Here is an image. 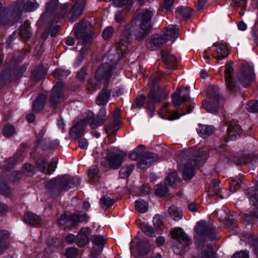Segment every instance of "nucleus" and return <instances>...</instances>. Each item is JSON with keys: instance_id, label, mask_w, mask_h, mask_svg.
Returning <instances> with one entry per match:
<instances>
[{"instance_id": "nucleus-1", "label": "nucleus", "mask_w": 258, "mask_h": 258, "mask_svg": "<svg viewBox=\"0 0 258 258\" xmlns=\"http://www.w3.org/2000/svg\"><path fill=\"white\" fill-rule=\"evenodd\" d=\"M153 16L151 11L144 9L138 15L137 20L134 21L132 25H127L123 31L119 43L116 46L117 56L116 60H119L128 50V45L131 42L133 32L137 40H143L150 31L151 21Z\"/></svg>"}, {"instance_id": "nucleus-2", "label": "nucleus", "mask_w": 258, "mask_h": 258, "mask_svg": "<svg viewBox=\"0 0 258 258\" xmlns=\"http://www.w3.org/2000/svg\"><path fill=\"white\" fill-rule=\"evenodd\" d=\"M233 64V62L227 64L224 72L227 89L231 91H235L239 89L238 83L244 87L249 86L254 76L253 67L249 64H244L240 72L234 78Z\"/></svg>"}, {"instance_id": "nucleus-3", "label": "nucleus", "mask_w": 258, "mask_h": 258, "mask_svg": "<svg viewBox=\"0 0 258 258\" xmlns=\"http://www.w3.org/2000/svg\"><path fill=\"white\" fill-rule=\"evenodd\" d=\"M80 182L79 178L68 175L52 179L49 181V195L57 196L63 190L74 187Z\"/></svg>"}, {"instance_id": "nucleus-4", "label": "nucleus", "mask_w": 258, "mask_h": 258, "mask_svg": "<svg viewBox=\"0 0 258 258\" xmlns=\"http://www.w3.org/2000/svg\"><path fill=\"white\" fill-rule=\"evenodd\" d=\"M75 34L76 37L79 39L77 48H80V54L78 56V61L81 63L83 59L84 55L88 52V48L90 44L91 36L86 30L87 22H80L75 25Z\"/></svg>"}, {"instance_id": "nucleus-5", "label": "nucleus", "mask_w": 258, "mask_h": 258, "mask_svg": "<svg viewBox=\"0 0 258 258\" xmlns=\"http://www.w3.org/2000/svg\"><path fill=\"white\" fill-rule=\"evenodd\" d=\"M207 153L204 149H199L190 158V161L184 164L182 169V176L184 180H188L195 175V167L202 164L206 159Z\"/></svg>"}, {"instance_id": "nucleus-6", "label": "nucleus", "mask_w": 258, "mask_h": 258, "mask_svg": "<svg viewBox=\"0 0 258 258\" xmlns=\"http://www.w3.org/2000/svg\"><path fill=\"white\" fill-rule=\"evenodd\" d=\"M113 70V66L108 63H104L98 69L95 78L96 82V88H99L101 84H103L104 87L107 86L112 76Z\"/></svg>"}, {"instance_id": "nucleus-7", "label": "nucleus", "mask_w": 258, "mask_h": 258, "mask_svg": "<svg viewBox=\"0 0 258 258\" xmlns=\"http://www.w3.org/2000/svg\"><path fill=\"white\" fill-rule=\"evenodd\" d=\"M58 0H50L49 2V19L53 17L54 21L56 22L63 17L68 12L69 6L67 3L62 4L58 8Z\"/></svg>"}, {"instance_id": "nucleus-8", "label": "nucleus", "mask_w": 258, "mask_h": 258, "mask_svg": "<svg viewBox=\"0 0 258 258\" xmlns=\"http://www.w3.org/2000/svg\"><path fill=\"white\" fill-rule=\"evenodd\" d=\"M88 217L86 214H82L81 213H76L72 214L70 212H66L61 215L58 220L60 224L63 225L69 221H72V224L74 226H77L79 224L83 222H87Z\"/></svg>"}, {"instance_id": "nucleus-9", "label": "nucleus", "mask_w": 258, "mask_h": 258, "mask_svg": "<svg viewBox=\"0 0 258 258\" xmlns=\"http://www.w3.org/2000/svg\"><path fill=\"white\" fill-rule=\"evenodd\" d=\"M124 157L125 155L123 153L116 154L108 150L106 156L107 162L102 161V164L106 167L117 169L121 166Z\"/></svg>"}, {"instance_id": "nucleus-10", "label": "nucleus", "mask_w": 258, "mask_h": 258, "mask_svg": "<svg viewBox=\"0 0 258 258\" xmlns=\"http://www.w3.org/2000/svg\"><path fill=\"white\" fill-rule=\"evenodd\" d=\"M190 88L188 86L183 87L181 89H177L172 95V103L175 107L179 106L181 104L190 99Z\"/></svg>"}, {"instance_id": "nucleus-11", "label": "nucleus", "mask_w": 258, "mask_h": 258, "mask_svg": "<svg viewBox=\"0 0 258 258\" xmlns=\"http://www.w3.org/2000/svg\"><path fill=\"white\" fill-rule=\"evenodd\" d=\"M171 235L172 237L179 242L178 247L179 249H182L190 243L189 238L181 228H175L173 230Z\"/></svg>"}, {"instance_id": "nucleus-12", "label": "nucleus", "mask_w": 258, "mask_h": 258, "mask_svg": "<svg viewBox=\"0 0 258 258\" xmlns=\"http://www.w3.org/2000/svg\"><path fill=\"white\" fill-rule=\"evenodd\" d=\"M166 42L162 35L156 34L151 36L146 40V45L150 50H155L161 48Z\"/></svg>"}, {"instance_id": "nucleus-13", "label": "nucleus", "mask_w": 258, "mask_h": 258, "mask_svg": "<svg viewBox=\"0 0 258 258\" xmlns=\"http://www.w3.org/2000/svg\"><path fill=\"white\" fill-rule=\"evenodd\" d=\"M106 110L104 107L100 109L98 115L94 117L93 114H89L87 116V121L90 122V125L92 128H95L101 126L104 122V117L106 116Z\"/></svg>"}, {"instance_id": "nucleus-14", "label": "nucleus", "mask_w": 258, "mask_h": 258, "mask_svg": "<svg viewBox=\"0 0 258 258\" xmlns=\"http://www.w3.org/2000/svg\"><path fill=\"white\" fill-rule=\"evenodd\" d=\"M170 105L169 102H167L163 105L161 109V112L165 115L167 116V119L170 120H173L179 118L181 116H182L185 114L190 113L195 106L194 103H191L188 105L187 110L186 112H183L179 114V112H171L167 109L168 107Z\"/></svg>"}, {"instance_id": "nucleus-15", "label": "nucleus", "mask_w": 258, "mask_h": 258, "mask_svg": "<svg viewBox=\"0 0 258 258\" xmlns=\"http://www.w3.org/2000/svg\"><path fill=\"white\" fill-rule=\"evenodd\" d=\"M213 46L215 48L217 55L213 56L217 59V62L225 59L230 53L228 45L226 43H215Z\"/></svg>"}, {"instance_id": "nucleus-16", "label": "nucleus", "mask_w": 258, "mask_h": 258, "mask_svg": "<svg viewBox=\"0 0 258 258\" xmlns=\"http://www.w3.org/2000/svg\"><path fill=\"white\" fill-rule=\"evenodd\" d=\"M159 159V156L153 152H147L143 154L140 158L138 165L141 168H147L150 166L152 162Z\"/></svg>"}, {"instance_id": "nucleus-17", "label": "nucleus", "mask_w": 258, "mask_h": 258, "mask_svg": "<svg viewBox=\"0 0 258 258\" xmlns=\"http://www.w3.org/2000/svg\"><path fill=\"white\" fill-rule=\"evenodd\" d=\"M85 3V0H78L76 2L70 10V13L71 14L70 18V21L75 22L77 20L84 10Z\"/></svg>"}, {"instance_id": "nucleus-18", "label": "nucleus", "mask_w": 258, "mask_h": 258, "mask_svg": "<svg viewBox=\"0 0 258 258\" xmlns=\"http://www.w3.org/2000/svg\"><path fill=\"white\" fill-rule=\"evenodd\" d=\"M161 54L162 60L166 64V68L171 70L175 69L177 65L176 56L170 52L166 51H162Z\"/></svg>"}, {"instance_id": "nucleus-19", "label": "nucleus", "mask_w": 258, "mask_h": 258, "mask_svg": "<svg viewBox=\"0 0 258 258\" xmlns=\"http://www.w3.org/2000/svg\"><path fill=\"white\" fill-rule=\"evenodd\" d=\"M91 232L88 227L82 228L77 235L76 243L79 246H84L89 242Z\"/></svg>"}, {"instance_id": "nucleus-20", "label": "nucleus", "mask_w": 258, "mask_h": 258, "mask_svg": "<svg viewBox=\"0 0 258 258\" xmlns=\"http://www.w3.org/2000/svg\"><path fill=\"white\" fill-rule=\"evenodd\" d=\"M162 35L165 39L166 42L169 40L174 41L179 35V28L175 25H169Z\"/></svg>"}, {"instance_id": "nucleus-21", "label": "nucleus", "mask_w": 258, "mask_h": 258, "mask_svg": "<svg viewBox=\"0 0 258 258\" xmlns=\"http://www.w3.org/2000/svg\"><path fill=\"white\" fill-rule=\"evenodd\" d=\"M92 241L93 244L92 254H100L105 244V240L103 237L100 235H95L93 236Z\"/></svg>"}, {"instance_id": "nucleus-22", "label": "nucleus", "mask_w": 258, "mask_h": 258, "mask_svg": "<svg viewBox=\"0 0 258 258\" xmlns=\"http://www.w3.org/2000/svg\"><path fill=\"white\" fill-rule=\"evenodd\" d=\"M229 138L231 140H235L240 138L241 129L237 122L233 121L230 123L228 129Z\"/></svg>"}, {"instance_id": "nucleus-23", "label": "nucleus", "mask_w": 258, "mask_h": 258, "mask_svg": "<svg viewBox=\"0 0 258 258\" xmlns=\"http://www.w3.org/2000/svg\"><path fill=\"white\" fill-rule=\"evenodd\" d=\"M25 222L31 226L39 227L41 225L40 218L31 212H28L24 216Z\"/></svg>"}, {"instance_id": "nucleus-24", "label": "nucleus", "mask_w": 258, "mask_h": 258, "mask_svg": "<svg viewBox=\"0 0 258 258\" xmlns=\"http://www.w3.org/2000/svg\"><path fill=\"white\" fill-rule=\"evenodd\" d=\"M47 73V69L43 67H38L35 68L32 72L31 79L33 81L38 82L44 79Z\"/></svg>"}, {"instance_id": "nucleus-25", "label": "nucleus", "mask_w": 258, "mask_h": 258, "mask_svg": "<svg viewBox=\"0 0 258 258\" xmlns=\"http://www.w3.org/2000/svg\"><path fill=\"white\" fill-rule=\"evenodd\" d=\"M207 95L211 99H216L219 104L223 105L224 99L219 93V89L217 86H212L208 88Z\"/></svg>"}, {"instance_id": "nucleus-26", "label": "nucleus", "mask_w": 258, "mask_h": 258, "mask_svg": "<svg viewBox=\"0 0 258 258\" xmlns=\"http://www.w3.org/2000/svg\"><path fill=\"white\" fill-rule=\"evenodd\" d=\"M11 15L16 21L21 16L23 10L22 9V5L20 3H15L9 7L7 8Z\"/></svg>"}, {"instance_id": "nucleus-27", "label": "nucleus", "mask_w": 258, "mask_h": 258, "mask_svg": "<svg viewBox=\"0 0 258 258\" xmlns=\"http://www.w3.org/2000/svg\"><path fill=\"white\" fill-rule=\"evenodd\" d=\"M0 22L4 24H13L16 21L7 8L0 12Z\"/></svg>"}, {"instance_id": "nucleus-28", "label": "nucleus", "mask_w": 258, "mask_h": 258, "mask_svg": "<svg viewBox=\"0 0 258 258\" xmlns=\"http://www.w3.org/2000/svg\"><path fill=\"white\" fill-rule=\"evenodd\" d=\"M46 98V94H40L33 103V111L35 112L40 111L44 107Z\"/></svg>"}, {"instance_id": "nucleus-29", "label": "nucleus", "mask_w": 258, "mask_h": 258, "mask_svg": "<svg viewBox=\"0 0 258 258\" xmlns=\"http://www.w3.org/2000/svg\"><path fill=\"white\" fill-rule=\"evenodd\" d=\"M151 249V245L147 241H140L138 243L137 252L139 255L144 256L147 254Z\"/></svg>"}, {"instance_id": "nucleus-30", "label": "nucleus", "mask_w": 258, "mask_h": 258, "mask_svg": "<svg viewBox=\"0 0 258 258\" xmlns=\"http://www.w3.org/2000/svg\"><path fill=\"white\" fill-rule=\"evenodd\" d=\"M214 128L212 126L205 124H199L197 132L203 138H206L213 134Z\"/></svg>"}, {"instance_id": "nucleus-31", "label": "nucleus", "mask_w": 258, "mask_h": 258, "mask_svg": "<svg viewBox=\"0 0 258 258\" xmlns=\"http://www.w3.org/2000/svg\"><path fill=\"white\" fill-rule=\"evenodd\" d=\"M30 24V22L27 21L22 25L20 29L19 34L23 39L27 40L32 36Z\"/></svg>"}, {"instance_id": "nucleus-32", "label": "nucleus", "mask_w": 258, "mask_h": 258, "mask_svg": "<svg viewBox=\"0 0 258 258\" xmlns=\"http://www.w3.org/2000/svg\"><path fill=\"white\" fill-rule=\"evenodd\" d=\"M86 122L84 120H81L75 124L71 128L70 134L72 137L78 138L81 136V132L83 130Z\"/></svg>"}, {"instance_id": "nucleus-33", "label": "nucleus", "mask_w": 258, "mask_h": 258, "mask_svg": "<svg viewBox=\"0 0 258 258\" xmlns=\"http://www.w3.org/2000/svg\"><path fill=\"white\" fill-rule=\"evenodd\" d=\"M110 96V93L107 90H103L97 96L96 102L99 105H104L108 101Z\"/></svg>"}, {"instance_id": "nucleus-34", "label": "nucleus", "mask_w": 258, "mask_h": 258, "mask_svg": "<svg viewBox=\"0 0 258 258\" xmlns=\"http://www.w3.org/2000/svg\"><path fill=\"white\" fill-rule=\"evenodd\" d=\"M219 186V183L218 181H212L209 190L210 197L214 198L215 196H217V197H219L220 199L223 198L222 195H219L220 191Z\"/></svg>"}, {"instance_id": "nucleus-35", "label": "nucleus", "mask_w": 258, "mask_h": 258, "mask_svg": "<svg viewBox=\"0 0 258 258\" xmlns=\"http://www.w3.org/2000/svg\"><path fill=\"white\" fill-rule=\"evenodd\" d=\"M168 213L174 220L178 221L180 220L182 217V213L177 207L173 205L170 207L168 209Z\"/></svg>"}, {"instance_id": "nucleus-36", "label": "nucleus", "mask_w": 258, "mask_h": 258, "mask_svg": "<svg viewBox=\"0 0 258 258\" xmlns=\"http://www.w3.org/2000/svg\"><path fill=\"white\" fill-rule=\"evenodd\" d=\"M9 236V233L8 231H2L0 232V255L10 246V244L8 243L2 241V240L8 238Z\"/></svg>"}, {"instance_id": "nucleus-37", "label": "nucleus", "mask_w": 258, "mask_h": 258, "mask_svg": "<svg viewBox=\"0 0 258 258\" xmlns=\"http://www.w3.org/2000/svg\"><path fill=\"white\" fill-rule=\"evenodd\" d=\"M168 94L165 95V96L162 97V99H165L167 97ZM162 98L157 95V94L155 92H152L150 94L149 96V101H148V108L151 109L152 111H154V103L156 102L160 101Z\"/></svg>"}, {"instance_id": "nucleus-38", "label": "nucleus", "mask_w": 258, "mask_h": 258, "mask_svg": "<svg viewBox=\"0 0 258 258\" xmlns=\"http://www.w3.org/2000/svg\"><path fill=\"white\" fill-rule=\"evenodd\" d=\"M61 85L60 83H57L51 90L52 94L56 95V96L54 97L53 98L54 102H55V105L53 104L54 108L56 107L59 102V98L61 96Z\"/></svg>"}, {"instance_id": "nucleus-39", "label": "nucleus", "mask_w": 258, "mask_h": 258, "mask_svg": "<svg viewBox=\"0 0 258 258\" xmlns=\"http://www.w3.org/2000/svg\"><path fill=\"white\" fill-rule=\"evenodd\" d=\"M0 193L5 196H9L11 193V190L8 185L3 176H0Z\"/></svg>"}, {"instance_id": "nucleus-40", "label": "nucleus", "mask_w": 258, "mask_h": 258, "mask_svg": "<svg viewBox=\"0 0 258 258\" xmlns=\"http://www.w3.org/2000/svg\"><path fill=\"white\" fill-rule=\"evenodd\" d=\"M114 203V200L110 197L104 196L102 197L99 201V204L102 209H106L112 206Z\"/></svg>"}, {"instance_id": "nucleus-41", "label": "nucleus", "mask_w": 258, "mask_h": 258, "mask_svg": "<svg viewBox=\"0 0 258 258\" xmlns=\"http://www.w3.org/2000/svg\"><path fill=\"white\" fill-rule=\"evenodd\" d=\"M38 4L36 0H27L23 6L25 12H32L38 8Z\"/></svg>"}, {"instance_id": "nucleus-42", "label": "nucleus", "mask_w": 258, "mask_h": 258, "mask_svg": "<svg viewBox=\"0 0 258 258\" xmlns=\"http://www.w3.org/2000/svg\"><path fill=\"white\" fill-rule=\"evenodd\" d=\"M148 204L143 200H137L135 202V209L140 213H144L148 210Z\"/></svg>"}, {"instance_id": "nucleus-43", "label": "nucleus", "mask_w": 258, "mask_h": 258, "mask_svg": "<svg viewBox=\"0 0 258 258\" xmlns=\"http://www.w3.org/2000/svg\"><path fill=\"white\" fill-rule=\"evenodd\" d=\"M134 169L133 165H126L122 167L119 171V176L121 178H125L129 176Z\"/></svg>"}, {"instance_id": "nucleus-44", "label": "nucleus", "mask_w": 258, "mask_h": 258, "mask_svg": "<svg viewBox=\"0 0 258 258\" xmlns=\"http://www.w3.org/2000/svg\"><path fill=\"white\" fill-rule=\"evenodd\" d=\"M155 193L156 196L163 197L165 196L167 191V188L164 184H159L155 186Z\"/></svg>"}, {"instance_id": "nucleus-45", "label": "nucleus", "mask_w": 258, "mask_h": 258, "mask_svg": "<svg viewBox=\"0 0 258 258\" xmlns=\"http://www.w3.org/2000/svg\"><path fill=\"white\" fill-rule=\"evenodd\" d=\"M167 180L169 185H172L175 182L178 181L179 180V178L177 176V173L175 170H171L167 176Z\"/></svg>"}, {"instance_id": "nucleus-46", "label": "nucleus", "mask_w": 258, "mask_h": 258, "mask_svg": "<svg viewBox=\"0 0 258 258\" xmlns=\"http://www.w3.org/2000/svg\"><path fill=\"white\" fill-rule=\"evenodd\" d=\"M37 167L42 172L47 173L48 171V163L42 159H39L36 162Z\"/></svg>"}, {"instance_id": "nucleus-47", "label": "nucleus", "mask_w": 258, "mask_h": 258, "mask_svg": "<svg viewBox=\"0 0 258 258\" xmlns=\"http://www.w3.org/2000/svg\"><path fill=\"white\" fill-rule=\"evenodd\" d=\"M141 228L142 231L146 235L151 237H154L156 236L155 231L148 224L146 223L141 224Z\"/></svg>"}, {"instance_id": "nucleus-48", "label": "nucleus", "mask_w": 258, "mask_h": 258, "mask_svg": "<svg viewBox=\"0 0 258 258\" xmlns=\"http://www.w3.org/2000/svg\"><path fill=\"white\" fill-rule=\"evenodd\" d=\"M178 13L183 18H189L192 14V10L188 7H180L177 9Z\"/></svg>"}, {"instance_id": "nucleus-49", "label": "nucleus", "mask_w": 258, "mask_h": 258, "mask_svg": "<svg viewBox=\"0 0 258 258\" xmlns=\"http://www.w3.org/2000/svg\"><path fill=\"white\" fill-rule=\"evenodd\" d=\"M246 107L247 110L250 112H258V101L251 100L248 102Z\"/></svg>"}, {"instance_id": "nucleus-50", "label": "nucleus", "mask_w": 258, "mask_h": 258, "mask_svg": "<svg viewBox=\"0 0 258 258\" xmlns=\"http://www.w3.org/2000/svg\"><path fill=\"white\" fill-rule=\"evenodd\" d=\"M241 180L240 178L236 177L230 183V190L231 192H235L240 187Z\"/></svg>"}, {"instance_id": "nucleus-51", "label": "nucleus", "mask_w": 258, "mask_h": 258, "mask_svg": "<svg viewBox=\"0 0 258 258\" xmlns=\"http://www.w3.org/2000/svg\"><path fill=\"white\" fill-rule=\"evenodd\" d=\"M144 100L145 97L143 95L138 97L133 104L132 109H135L141 108L144 104Z\"/></svg>"}, {"instance_id": "nucleus-52", "label": "nucleus", "mask_w": 258, "mask_h": 258, "mask_svg": "<svg viewBox=\"0 0 258 258\" xmlns=\"http://www.w3.org/2000/svg\"><path fill=\"white\" fill-rule=\"evenodd\" d=\"M18 156L16 154L14 155L13 157L8 159L5 164L4 165L5 167L7 169H10L12 168L15 164L16 161L18 160Z\"/></svg>"}, {"instance_id": "nucleus-53", "label": "nucleus", "mask_w": 258, "mask_h": 258, "mask_svg": "<svg viewBox=\"0 0 258 258\" xmlns=\"http://www.w3.org/2000/svg\"><path fill=\"white\" fill-rule=\"evenodd\" d=\"M250 202L253 206L258 208V188L253 189L250 198Z\"/></svg>"}, {"instance_id": "nucleus-54", "label": "nucleus", "mask_w": 258, "mask_h": 258, "mask_svg": "<svg viewBox=\"0 0 258 258\" xmlns=\"http://www.w3.org/2000/svg\"><path fill=\"white\" fill-rule=\"evenodd\" d=\"M78 254L77 249L73 247L69 248L66 250L65 255L67 258H75Z\"/></svg>"}, {"instance_id": "nucleus-55", "label": "nucleus", "mask_w": 258, "mask_h": 258, "mask_svg": "<svg viewBox=\"0 0 258 258\" xmlns=\"http://www.w3.org/2000/svg\"><path fill=\"white\" fill-rule=\"evenodd\" d=\"M15 133L14 127L11 125H5L3 130V135L6 137H10L12 136Z\"/></svg>"}, {"instance_id": "nucleus-56", "label": "nucleus", "mask_w": 258, "mask_h": 258, "mask_svg": "<svg viewBox=\"0 0 258 258\" xmlns=\"http://www.w3.org/2000/svg\"><path fill=\"white\" fill-rule=\"evenodd\" d=\"M46 132V130H41L37 137V140H36V143H37V145L39 146H40L43 150L46 149V148L44 147L43 146V137H44V134H45Z\"/></svg>"}, {"instance_id": "nucleus-57", "label": "nucleus", "mask_w": 258, "mask_h": 258, "mask_svg": "<svg viewBox=\"0 0 258 258\" xmlns=\"http://www.w3.org/2000/svg\"><path fill=\"white\" fill-rule=\"evenodd\" d=\"M114 32L113 28L111 27H108L103 32L102 36L104 39H109Z\"/></svg>"}, {"instance_id": "nucleus-58", "label": "nucleus", "mask_w": 258, "mask_h": 258, "mask_svg": "<svg viewBox=\"0 0 258 258\" xmlns=\"http://www.w3.org/2000/svg\"><path fill=\"white\" fill-rule=\"evenodd\" d=\"M114 2L116 6L121 7L131 5L133 3V0H114Z\"/></svg>"}, {"instance_id": "nucleus-59", "label": "nucleus", "mask_w": 258, "mask_h": 258, "mask_svg": "<svg viewBox=\"0 0 258 258\" xmlns=\"http://www.w3.org/2000/svg\"><path fill=\"white\" fill-rule=\"evenodd\" d=\"M203 107L209 112H212L216 110L217 107L213 103L208 101H204L203 103Z\"/></svg>"}, {"instance_id": "nucleus-60", "label": "nucleus", "mask_w": 258, "mask_h": 258, "mask_svg": "<svg viewBox=\"0 0 258 258\" xmlns=\"http://www.w3.org/2000/svg\"><path fill=\"white\" fill-rule=\"evenodd\" d=\"M57 162L58 159L56 156L52 158L49 163V174H51L55 170Z\"/></svg>"}, {"instance_id": "nucleus-61", "label": "nucleus", "mask_w": 258, "mask_h": 258, "mask_svg": "<svg viewBox=\"0 0 258 258\" xmlns=\"http://www.w3.org/2000/svg\"><path fill=\"white\" fill-rule=\"evenodd\" d=\"M118 125H115L113 121L112 124L106 126L105 131L108 134H112L113 133L116 132L118 129Z\"/></svg>"}, {"instance_id": "nucleus-62", "label": "nucleus", "mask_w": 258, "mask_h": 258, "mask_svg": "<svg viewBox=\"0 0 258 258\" xmlns=\"http://www.w3.org/2000/svg\"><path fill=\"white\" fill-rule=\"evenodd\" d=\"M48 11V9L46 8V12L45 13L43 14L41 17L40 18L38 24L40 27H43L45 25V22H47V11Z\"/></svg>"}, {"instance_id": "nucleus-63", "label": "nucleus", "mask_w": 258, "mask_h": 258, "mask_svg": "<svg viewBox=\"0 0 258 258\" xmlns=\"http://www.w3.org/2000/svg\"><path fill=\"white\" fill-rule=\"evenodd\" d=\"M98 170L96 166H93L88 170V175L91 178H93L97 175Z\"/></svg>"}, {"instance_id": "nucleus-64", "label": "nucleus", "mask_w": 258, "mask_h": 258, "mask_svg": "<svg viewBox=\"0 0 258 258\" xmlns=\"http://www.w3.org/2000/svg\"><path fill=\"white\" fill-rule=\"evenodd\" d=\"M232 258H249V255L246 251H240L235 253Z\"/></svg>"}]
</instances>
